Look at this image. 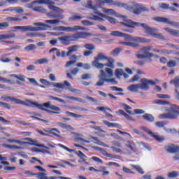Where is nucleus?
<instances>
[{
	"instance_id": "37",
	"label": "nucleus",
	"mask_w": 179,
	"mask_h": 179,
	"mask_svg": "<svg viewBox=\"0 0 179 179\" xmlns=\"http://www.w3.org/2000/svg\"><path fill=\"white\" fill-rule=\"evenodd\" d=\"M10 76L15 78L16 79H18V80H20L21 82H26V76L23 75H15V74H11Z\"/></svg>"
},
{
	"instance_id": "46",
	"label": "nucleus",
	"mask_w": 179,
	"mask_h": 179,
	"mask_svg": "<svg viewBox=\"0 0 179 179\" xmlns=\"http://www.w3.org/2000/svg\"><path fill=\"white\" fill-rule=\"evenodd\" d=\"M96 110H98V111H109L110 113H113V110H111V108L108 107H104V106L97 107Z\"/></svg>"
},
{
	"instance_id": "29",
	"label": "nucleus",
	"mask_w": 179,
	"mask_h": 179,
	"mask_svg": "<svg viewBox=\"0 0 179 179\" xmlns=\"http://www.w3.org/2000/svg\"><path fill=\"white\" fill-rule=\"evenodd\" d=\"M48 17L50 19H64V15L59 14H54L52 12H50L48 13Z\"/></svg>"
},
{
	"instance_id": "28",
	"label": "nucleus",
	"mask_w": 179,
	"mask_h": 179,
	"mask_svg": "<svg viewBox=\"0 0 179 179\" xmlns=\"http://www.w3.org/2000/svg\"><path fill=\"white\" fill-rule=\"evenodd\" d=\"M78 72H79V69L74 68L72 69L71 73H66V76H67V78H69V79L73 80V77H72V75H73L75 76L78 75Z\"/></svg>"
},
{
	"instance_id": "30",
	"label": "nucleus",
	"mask_w": 179,
	"mask_h": 179,
	"mask_svg": "<svg viewBox=\"0 0 179 179\" xmlns=\"http://www.w3.org/2000/svg\"><path fill=\"white\" fill-rule=\"evenodd\" d=\"M164 30L168 33H170L171 36H178L179 37V31L177 29H171L169 27L164 28Z\"/></svg>"
},
{
	"instance_id": "64",
	"label": "nucleus",
	"mask_w": 179,
	"mask_h": 179,
	"mask_svg": "<svg viewBox=\"0 0 179 179\" xmlns=\"http://www.w3.org/2000/svg\"><path fill=\"white\" fill-rule=\"evenodd\" d=\"M121 51H122V48H115L113 50L112 54L113 55H118Z\"/></svg>"
},
{
	"instance_id": "19",
	"label": "nucleus",
	"mask_w": 179,
	"mask_h": 179,
	"mask_svg": "<svg viewBox=\"0 0 179 179\" xmlns=\"http://www.w3.org/2000/svg\"><path fill=\"white\" fill-rule=\"evenodd\" d=\"M9 55H10V53L3 54L0 59L1 62H3V64H9V62H11L12 59H10V57H8Z\"/></svg>"
},
{
	"instance_id": "23",
	"label": "nucleus",
	"mask_w": 179,
	"mask_h": 179,
	"mask_svg": "<svg viewBox=\"0 0 179 179\" xmlns=\"http://www.w3.org/2000/svg\"><path fill=\"white\" fill-rule=\"evenodd\" d=\"M103 122L105 124V125H107L108 128H118L119 129H121V125H120L118 123H113L107 120H103Z\"/></svg>"
},
{
	"instance_id": "49",
	"label": "nucleus",
	"mask_w": 179,
	"mask_h": 179,
	"mask_svg": "<svg viewBox=\"0 0 179 179\" xmlns=\"http://www.w3.org/2000/svg\"><path fill=\"white\" fill-rule=\"evenodd\" d=\"M123 107H124V109L127 111V113H128V114L134 115V113H132V112H131V110H132V108L131 106L124 103Z\"/></svg>"
},
{
	"instance_id": "5",
	"label": "nucleus",
	"mask_w": 179,
	"mask_h": 179,
	"mask_svg": "<svg viewBox=\"0 0 179 179\" xmlns=\"http://www.w3.org/2000/svg\"><path fill=\"white\" fill-rule=\"evenodd\" d=\"M110 34L111 36H115V37H124L126 41H133V43H141L145 44L152 43V40L150 39L139 36L132 37L130 35L120 32L119 31H113Z\"/></svg>"
},
{
	"instance_id": "20",
	"label": "nucleus",
	"mask_w": 179,
	"mask_h": 179,
	"mask_svg": "<svg viewBox=\"0 0 179 179\" xmlns=\"http://www.w3.org/2000/svg\"><path fill=\"white\" fill-rule=\"evenodd\" d=\"M68 52H66V57H71L72 52H75L79 50V45H73L67 48Z\"/></svg>"
},
{
	"instance_id": "6",
	"label": "nucleus",
	"mask_w": 179,
	"mask_h": 179,
	"mask_svg": "<svg viewBox=\"0 0 179 179\" xmlns=\"http://www.w3.org/2000/svg\"><path fill=\"white\" fill-rule=\"evenodd\" d=\"M133 7L131 6H128L127 3H121L120 2L116 3L117 6H121L122 8H124L127 10H132L134 8L135 10H133V13L134 15H141L142 12H149V9L146 8L145 6L139 4L138 3H132Z\"/></svg>"
},
{
	"instance_id": "57",
	"label": "nucleus",
	"mask_w": 179,
	"mask_h": 179,
	"mask_svg": "<svg viewBox=\"0 0 179 179\" xmlns=\"http://www.w3.org/2000/svg\"><path fill=\"white\" fill-rule=\"evenodd\" d=\"M33 10L35 11V12H41V13H44L45 12V9H44V8L41 7V6H37V7H35L34 8H33Z\"/></svg>"
},
{
	"instance_id": "45",
	"label": "nucleus",
	"mask_w": 179,
	"mask_h": 179,
	"mask_svg": "<svg viewBox=\"0 0 179 179\" xmlns=\"http://www.w3.org/2000/svg\"><path fill=\"white\" fill-rule=\"evenodd\" d=\"M6 20L8 22H22V18L15 17H8Z\"/></svg>"
},
{
	"instance_id": "53",
	"label": "nucleus",
	"mask_w": 179,
	"mask_h": 179,
	"mask_svg": "<svg viewBox=\"0 0 179 179\" xmlns=\"http://www.w3.org/2000/svg\"><path fill=\"white\" fill-rule=\"evenodd\" d=\"M177 66V62L176 61L173 60H170L168 63H167V66L169 68H174V66Z\"/></svg>"
},
{
	"instance_id": "47",
	"label": "nucleus",
	"mask_w": 179,
	"mask_h": 179,
	"mask_svg": "<svg viewBox=\"0 0 179 179\" xmlns=\"http://www.w3.org/2000/svg\"><path fill=\"white\" fill-rule=\"evenodd\" d=\"M132 167L133 169L136 170L138 173H139L140 174H145V171H143V169L141 166H136V165H132Z\"/></svg>"
},
{
	"instance_id": "25",
	"label": "nucleus",
	"mask_w": 179,
	"mask_h": 179,
	"mask_svg": "<svg viewBox=\"0 0 179 179\" xmlns=\"http://www.w3.org/2000/svg\"><path fill=\"white\" fill-rule=\"evenodd\" d=\"M147 134L150 135V136L154 138V139H156L157 142H163V141H164L163 138L160 137V136L156 134L155 133H153L152 131H147Z\"/></svg>"
},
{
	"instance_id": "48",
	"label": "nucleus",
	"mask_w": 179,
	"mask_h": 179,
	"mask_svg": "<svg viewBox=\"0 0 179 179\" xmlns=\"http://www.w3.org/2000/svg\"><path fill=\"white\" fill-rule=\"evenodd\" d=\"M33 50H36V45L34 44L28 45L24 48L25 51H33Z\"/></svg>"
},
{
	"instance_id": "40",
	"label": "nucleus",
	"mask_w": 179,
	"mask_h": 179,
	"mask_svg": "<svg viewBox=\"0 0 179 179\" xmlns=\"http://www.w3.org/2000/svg\"><path fill=\"white\" fill-rule=\"evenodd\" d=\"M152 51L154 52H157L158 54H169V50H167L166 49L154 48V49H152Z\"/></svg>"
},
{
	"instance_id": "61",
	"label": "nucleus",
	"mask_w": 179,
	"mask_h": 179,
	"mask_svg": "<svg viewBox=\"0 0 179 179\" xmlns=\"http://www.w3.org/2000/svg\"><path fill=\"white\" fill-rule=\"evenodd\" d=\"M159 8L163 10L169 9V5L166 3H162L159 4Z\"/></svg>"
},
{
	"instance_id": "22",
	"label": "nucleus",
	"mask_w": 179,
	"mask_h": 179,
	"mask_svg": "<svg viewBox=\"0 0 179 179\" xmlns=\"http://www.w3.org/2000/svg\"><path fill=\"white\" fill-rule=\"evenodd\" d=\"M69 59L71 61L67 62L66 64V68L71 66V65H73V64H76V61H78V56H76V55H73L70 56Z\"/></svg>"
},
{
	"instance_id": "7",
	"label": "nucleus",
	"mask_w": 179,
	"mask_h": 179,
	"mask_svg": "<svg viewBox=\"0 0 179 179\" xmlns=\"http://www.w3.org/2000/svg\"><path fill=\"white\" fill-rule=\"evenodd\" d=\"M179 117V106L177 105H172L168 110L167 113L159 115L161 120H177Z\"/></svg>"
},
{
	"instance_id": "11",
	"label": "nucleus",
	"mask_w": 179,
	"mask_h": 179,
	"mask_svg": "<svg viewBox=\"0 0 179 179\" xmlns=\"http://www.w3.org/2000/svg\"><path fill=\"white\" fill-rule=\"evenodd\" d=\"M57 30L59 31H78V30H86V28L80 26L76 25L73 27H64V26H60L58 27Z\"/></svg>"
},
{
	"instance_id": "14",
	"label": "nucleus",
	"mask_w": 179,
	"mask_h": 179,
	"mask_svg": "<svg viewBox=\"0 0 179 179\" xmlns=\"http://www.w3.org/2000/svg\"><path fill=\"white\" fill-rule=\"evenodd\" d=\"M3 99L4 101H14L15 104H23L24 106H28L29 107H30V105H29V102L31 101H27L26 103L22 100H20L18 99L11 97V96H5Z\"/></svg>"
},
{
	"instance_id": "36",
	"label": "nucleus",
	"mask_w": 179,
	"mask_h": 179,
	"mask_svg": "<svg viewBox=\"0 0 179 179\" xmlns=\"http://www.w3.org/2000/svg\"><path fill=\"white\" fill-rule=\"evenodd\" d=\"M1 146L3 148H7L8 149H17V150L22 149V147H20V146H17V145H10L5 144V143H3L1 145Z\"/></svg>"
},
{
	"instance_id": "43",
	"label": "nucleus",
	"mask_w": 179,
	"mask_h": 179,
	"mask_svg": "<svg viewBox=\"0 0 179 179\" xmlns=\"http://www.w3.org/2000/svg\"><path fill=\"white\" fill-rule=\"evenodd\" d=\"M56 55L57 57L60 58H65V57L66 56V52L65 50H63L62 52L59 50H57L56 52Z\"/></svg>"
},
{
	"instance_id": "41",
	"label": "nucleus",
	"mask_w": 179,
	"mask_h": 179,
	"mask_svg": "<svg viewBox=\"0 0 179 179\" xmlns=\"http://www.w3.org/2000/svg\"><path fill=\"white\" fill-rule=\"evenodd\" d=\"M66 114H67V115L73 117L74 118H83V115L73 113L69 112V111H66Z\"/></svg>"
},
{
	"instance_id": "55",
	"label": "nucleus",
	"mask_w": 179,
	"mask_h": 179,
	"mask_svg": "<svg viewBox=\"0 0 179 179\" xmlns=\"http://www.w3.org/2000/svg\"><path fill=\"white\" fill-rule=\"evenodd\" d=\"M61 21L59 20H45V23H49L50 24H57V23H59Z\"/></svg>"
},
{
	"instance_id": "8",
	"label": "nucleus",
	"mask_w": 179,
	"mask_h": 179,
	"mask_svg": "<svg viewBox=\"0 0 179 179\" xmlns=\"http://www.w3.org/2000/svg\"><path fill=\"white\" fill-rule=\"evenodd\" d=\"M41 83L43 85H47V86H50V85H53V87H57L58 89H68L70 90V92H78V90L75 88H71V85L69 82L64 80V83H50V81L45 80V79H41L40 80Z\"/></svg>"
},
{
	"instance_id": "24",
	"label": "nucleus",
	"mask_w": 179,
	"mask_h": 179,
	"mask_svg": "<svg viewBox=\"0 0 179 179\" xmlns=\"http://www.w3.org/2000/svg\"><path fill=\"white\" fill-rule=\"evenodd\" d=\"M117 113L118 114H120V115H123V117L127 118L128 121H133V122L136 121V120L134 117H132L131 116H129V115L125 113V111H124L122 109L118 110Z\"/></svg>"
},
{
	"instance_id": "13",
	"label": "nucleus",
	"mask_w": 179,
	"mask_h": 179,
	"mask_svg": "<svg viewBox=\"0 0 179 179\" xmlns=\"http://www.w3.org/2000/svg\"><path fill=\"white\" fill-rule=\"evenodd\" d=\"M153 50V46L150 45V46H145L143 47L141 49V52H143L148 58H152L153 57H156V58H159V56L157 55H155L152 52H149V51H152Z\"/></svg>"
},
{
	"instance_id": "39",
	"label": "nucleus",
	"mask_w": 179,
	"mask_h": 179,
	"mask_svg": "<svg viewBox=\"0 0 179 179\" xmlns=\"http://www.w3.org/2000/svg\"><path fill=\"white\" fill-rule=\"evenodd\" d=\"M153 104H158L159 106H166L167 104V101L160 100V99H155L152 101Z\"/></svg>"
},
{
	"instance_id": "33",
	"label": "nucleus",
	"mask_w": 179,
	"mask_h": 179,
	"mask_svg": "<svg viewBox=\"0 0 179 179\" xmlns=\"http://www.w3.org/2000/svg\"><path fill=\"white\" fill-rule=\"evenodd\" d=\"M7 142H8V143H18V145H26V143H27V142H23L16 139H8Z\"/></svg>"
},
{
	"instance_id": "58",
	"label": "nucleus",
	"mask_w": 179,
	"mask_h": 179,
	"mask_svg": "<svg viewBox=\"0 0 179 179\" xmlns=\"http://www.w3.org/2000/svg\"><path fill=\"white\" fill-rule=\"evenodd\" d=\"M124 71L122 69H117L115 70V76L117 78L119 76H122Z\"/></svg>"
},
{
	"instance_id": "16",
	"label": "nucleus",
	"mask_w": 179,
	"mask_h": 179,
	"mask_svg": "<svg viewBox=\"0 0 179 179\" xmlns=\"http://www.w3.org/2000/svg\"><path fill=\"white\" fill-rule=\"evenodd\" d=\"M87 8H88V9H92V10H94L95 15H98V16H103V13H101L97 9L98 8L97 6H93V1H92L88 0L87 3Z\"/></svg>"
},
{
	"instance_id": "2",
	"label": "nucleus",
	"mask_w": 179,
	"mask_h": 179,
	"mask_svg": "<svg viewBox=\"0 0 179 179\" xmlns=\"http://www.w3.org/2000/svg\"><path fill=\"white\" fill-rule=\"evenodd\" d=\"M29 106H30V107H36L39 110H41L42 111H45L49 114H61L62 111L61 108L55 106V105L51 104V101H48L43 104H40L37 102L29 101Z\"/></svg>"
},
{
	"instance_id": "62",
	"label": "nucleus",
	"mask_w": 179,
	"mask_h": 179,
	"mask_svg": "<svg viewBox=\"0 0 179 179\" xmlns=\"http://www.w3.org/2000/svg\"><path fill=\"white\" fill-rule=\"evenodd\" d=\"M167 123H166V122H157L155 123L156 127H157L158 128H163V127H164V125H166Z\"/></svg>"
},
{
	"instance_id": "21",
	"label": "nucleus",
	"mask_w": 179,
	"mask_h": 179,
	"mask_svg": "<svg viewBox=\"0 0 179 179\" xmlns=\"http://www.w3.org/2000/svg\"><path fill=\"white\" fill-rule=\"evenodd\" d=\"M119 44H121L122 45H127V47H134V48H138L141 47L139 43H133V42L120 41Z\"/></svg>"
},
{
	"instance_id": "10",
	"label": "nucleus",
	"mask_w": 179,
	"mask_h": 179,
	"mask_svg": "<svg viewBox=\"0 0 179 179\" xmlns=\"http://www.w3.org/2000/svg\"><path fill=\"white\" fill-rule=\"evenodd\" d=\"M94 59L95 60L93 62L92 65H94L95 68H97V69H103V68H104V64L99 63V61L107 59V57H106L103 53H99Z\"/></svg>"
},
{
	"instance_id": "15",
	"label": "nucleus",
	"mask_w": 179,
	"mask_h": 179,
	"mask_svg": "<svg viewBox=\"0 0 179 179\" xmlns=\"http://www.w3.org/2000/svg\"><path fill=\"white\" fill-rule=\"evenodd\" d=\"M15 30H22V31H37L38 28L36 27H32L31 25L27 26H16L14 27Z\"/></svg>"
},
{
	"instance_id": "12",
	"label": "nucleus",
	"mask_w": 179,
	"mask_h": 179,
	"mask_svg": "<svg viewBox=\"0 0 179 179\" xmlns=\"http://www.w3.org/2000/svg\"><path fill=\"white\" fill-rule=\"evenodd\" d=\"M155 22H159V23H166V24H171V26H175V27H178V22H176L174 21H170L167 18L164 17H155L154 18Z\"/></svg>"
},
{
	"instance_id": "32",
	"label": "nucleus",
	"mask_w": 179,
	"mask_h": 179,
	"mask_svg": "<svg viewBox=\"0 0 179 179\" xmlns=\"http://www.w3.org/2000/svg\"><path fill=\"white\" fill-rule=\"evenodd\" d=\"M104 66H108V68H110V69H114V59L111 58L108 59V64H103V68Z\"/></svg>"
},
{
	"instance_id": "4",
	"label": "nucleus",
	"mask_w": 179,
	"mask_h": 179,
	"mask_svg": "<svg viewBox=\"0 0 179 179\" xmlns=\"http://www.w3.org/2000/svg\"><path fill=\"white\" fill-rule=\"evenodd\" d=\"M140 82L141 83L138 84H133L129 85L127 89L129 92H134V93H137L139 89L141 90H144L145 92H148L149 90V85L156 86V83L152 80H148V78H141Z\"/></svg>"
},
{
	"instance_id": "63",
	"label": "nucleus",
	"mask_w": 179,
	"mask_h": 179,
	"mask_svg": "<svg viewBox=\"0 0 179 179\" xmlns=\"http://www.w3.org/2000/svg\"><path fill=\"white\" fill-rule=\"evenodd\" d=\"M48 8H49V9H50V10H53L54 12H58V10H59V8H58L54 5L50 4L48 6Z\"/></svg>"
},
{
	"instance_id": "18",
	"label": "nucleus",
	"mask_w": 179,
	"mask_h": 179,
	"mask_svg": "<svg viewBox=\"0 0 179 179\" xmlns=\"http://www.w3.org/2000/svg\"><path fill=\"white\" fill-rule=\"evenodd\" d=\"M43 131L44 132H47L48 134H51L52 135L57 136V138H61V136L59 135V134H61V131L57 130V128L44 129Z\"/></svg>"
},
{
	"instance_id": "42",
	"label": "nucleus",
	"mask_w": 179,
	"mask_h": 179,
	"mask_svg": "<svg viewBox=\"0 0 179 179\" xmlns=\"http://www.w3.org/2000/svg\"><path fill=\"white\" fill-rule=\"evenodd\" d=\"M15 37H16V34L11 33V34L3 35V40H9V38H15Z\"/></svg>"
},
{
	"instance_id": "26",
	"label": "nucleus",
	"mask_w": 179,
	"mask_h": 179,
	"mask_svg": "<svg viewBox=\"0 0 179 179\" xmlns=\"http://www.w3.org/2000/svg\"><path fill=\"white\" fill-rule=\"evenodd\" d=\"M142 118L148 122H155V117L153 115L150 113H145L142 116Z\"/></svg>"
},
{
	"instance_id": "27",
	"label": "nucleus",
	"mask_w": 179,
	"mask_h": 179,
	"mask_svg": "<svg viewBox=\"0 0 179 179\" xmlns=\"http://www.w3.org/2000/svg\"><path fill=\"white\" fill-rule=\"evenodd\" d=\"M57 124L59 125V127H61V128H62V129H66L67 131H73V129H74L72 127V126H71L66 123L59 122V123H57Z\"/></svg>"
},
{
	"instance_id": "52",
	"label": "nucleus",
	"mask_w": 179,
	"mask_h": 179,
	"mask_svg": "<svg viewBox=\"0 0 179 179\" xmlns=\"http://www.w3.org/2000/svg\"><path fill=\"white\" fill-rule=\"evenodd\" d=\"M50 99H51V100H56L57 101H59V103H63V104H65V103H66L65 100L54 96H50Z\"/></svg>"
},
{
	"instance_id": "44",
	"label": "nucleus",
	"mask_w": 179,
	"mask_h": 179,
	"mask_svg": "<svg viewBox=\"0 0 179 179\" xmlns=\"http://www.w3.org/2000/svg\"><path fill=\"white\" fill-rule=\"evenodd\" d=\"M38 179H48V177H47V173L40 172L36 173V175Z\"/></svg>"
},
{
	"instance_id": "50",
	"label": "nucleus",
	"mask_w": 179,
	"mask_h": 179,
	"mask_svg": "<svg viewBox=\"0 0 179 179\" xmlns=\"http://www.w3.org/2000/svg\"><path fill=\"white\" fill-rule=\"evenodd\" d=\"M66 99H69V100H75L76 101H78L79 103H82L83 101V99H82L81 98H77L71 96H66Z\"/></svg>"
},
{
	"instance_id": "9",
	"label": "nucleus",
	"mask_w": 179,
	"mask_h": 179,
	"mask_svg": "<svg viewBox=\"0 0 179 179\" xmlns=\"http://www.w3.org/2000/svg\"><path fill=\"white\" fill-rule=\"evenodd\" d=\"M114 73L113 69L110 68H106L104 70H100L99 80L96 83V86H104V82L107 80V78H113Z\"/></svg>"
},
{
	"instance_id": "56",
	"label": "nucleus",
	"mask_w": 179,
	"mask_h": 179,
	"mask_svg": "<svg viewBox=\"0 0 179 179\" xmlns=\"http://www.w3.org/2000/svg\"><path fill=\"white\" fill-rule=\"evenodd\" d=\"M0 81L1 82H6V83H9L10 85H13V81L12 80L6 79L5 78H2L0 76Z\"/></svg>"
},
{
	"instance_id": "3",
	"label": "nucleus",
	"mask_w": 179,
	"mask_h": 179,
	"mask_svg": "<svg viewBox=\"0 0 179 179\" xmlns=\"http://www.w3.org/2000/svg\"><path fill=\"white\" fill-rule=\"evenodd\" d=\"M90 36H92L91 33L78 31L71 36H60L58 38V40L61 42V44H63V45H69L71 41H78L80 38H87V37H90Z\"/></svg>"
},
{
	"instance_id": "34",
	"label": "nucleus",
	"mask_w": 179,
	"mask_h": 179,
	"mask_svg": "<svg viewBox=\"0 0 179 179\" xmlns=\"http://www.w3.org/2000/svg\"><path fill=\"white\" fill-rule=\"evenodd\" d=\"M83 17L78 15H73L71 17H69V22H75L76 20H82Z\"/></svg>"
},
{
	"instance_id": "60",
	"label": "nucleus",
	"mask_w": 179,
	"mask_h": 179,
	"mask_svg": "<svg viewBox=\"0 0 179 179\" xmlns=\"http://www.w3.org/2000/svg\"><path fill=\"white\" fill-rule=\"evenodd\" d=\"M81 78L83 80H87V79L92 78V75L89 73H85L81 76Z\"/></svg>"
},
{
	"instance_id": "54",
	"label": "nucleus",
	"mask_w": 179,
	"mask_h": 179,
	"mask_svg": "<svg viewBox=\"0 0 179 179\" xmlns=\"http://www.w3.org/2000/svg\"><path fill=\"white\" fill-rule=\"evenodd\" d=\"M81 23L83 24V26H93V24H94V22H92L86 20L81 21Z\"/></svg>"
},
{
	"instance_id": "35",
	"label": "nucleus",
	"mask_w": 179,
	"mask_h": 179,
	"mask_svg": "<svg viewBox=\"0 0 179 179\" xmlns=\"http://www.w3.org/2000/svg\"><path fill=\"white\" fill-rule=\"evenodd\" d=\"M85 50H89L90 51H94L96 50V46L93 43H87L84 45Z\"/></svg>"
},
{
	"instance_id": "38",
	"label": "nucleus",
	"mask_w": 179,
	"mask_h": 179,
	"mask_svg": "<svg viewBox=\"0 0 179 179\" xmlns=\"http://www.w3.org/2000/svg\"><path fill=\"white\" fill-rule=\"evenodd\" d=\"M178 176H179V173L178 171H173L172 172L168 173L167 177L169 178H177Z\"/></svg>"
},
{
	"instance_id": "1",
	"label": "nucleus",
	"mask_w": 179,
	"mask_h": 179,
	"mask_svg": "<svg viewBox=\"0 0 179 179\" xmlns=\"http://www.w3.org/2000/svg\"><path fill=\"white\" fill-rule=\"evenodd\" d=\"M120 24L124 27H128L129 29H135V27H143L145 30V33L155 37V38H158L159 40H164V36L159 33V29L151 28L146 24L141 22H135L132 20H124L123 22H120Z\"/></svg>"
},
{
	"instance_id": "59",
	"label": "nucleus",
	"mask_w": 179,
	"mask_h": 179,
	"mask_svg": "<svg viewBox=\"0 0 179 179\" xmlns=\"http://www.w3.org/2000/svg\"><path fill=\"white\" fill-rule=\"evenodd\" d=\"M71 108H73V110H76V111H88L87 108L78 106H72Z\"/></svg>"
},
{
	"instance_id": "51",
	"label": "nucleus",
	"mask_w": 179,
	"mask_h": 179,
	"mask_svg": "<svg viewBox=\"0 0 179 179\" xmlns=\"http://www.w3.org/2000/svg\"><path fill=\"white\" fill-rule=\"evenodd\" d=\"M171 84H173L175 87H179V78L176 77L175 79L171 80Z\"/></svg>"
},
{
	"instance_id": "31",
	"label": "nucleus",
	"mask_w": 179,
	"mask_h": 179,
	"mask_svg": "<svg viewBox=\"0 0 179 179\" xmlns=\"http://www.w3.org/2000/svg\"><path fill=\"white\" fill-rule=\"evenodd\" d=\"M101 17H104L105 19H107L112 24H115L117 23V19L113 17H108L104 14L103 15H99Z\"/></svg>"
},
{
	"instance_id": "17",
	"label": "nucleus",
	"mask_w": 179,
	"mask_h": 179,
	"mask_svg": "<svg viewBox=\"0 0 179 179\" xmlns=\"http://www.w3.org/2000/svg\"><path fill=\"white\" fill-rule=\"evenodd\" d=\"M165 150L168 153H179V146L174 144L165 146Z\"/></svg>"
}]
</instances>
